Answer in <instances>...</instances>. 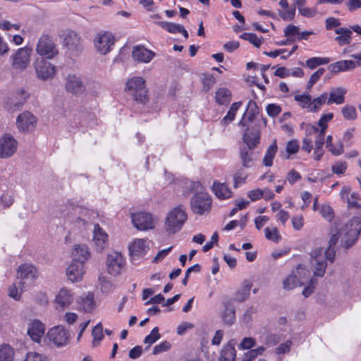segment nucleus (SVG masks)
Segmentation results:
<instances>
[{
	"label": "nucleus",
	"instance_id": "obj_1",
	"mask_svg": "<svg viewBox=\"0 0 361 361\" xmlns=\"http://www.w3.org/2000/svg\"><path fill=\"white\" fill-rule=\"evenodd\" d=\"M185 183L191 190L197 191L191 200L192 211L200 215L208 213L211 209L212 199L209 194L203 190L201 183L190 180H187Z\"/></svg>",
	"mask_w": 361,
	"mask_h": 361
},
{
	"label": "nucleus",
	"instance_id": "obj_2",
	"mask_svg": "<svg viewBox=\"0 0 361 361\" xmlns=\"http://www.w3.org/2000/svg\"><path fill=\"white\" fill-rule=\"evenodd\" d=\"M335 257L334 248L329 247L325 251L322 248L314 249L311 253V265L314 276L322 277L324 275L326 262H333Z\"/></svg>",
	"mask_w": 361,
	"mask_h": 361
},
{
	"label": "nucleus",
	"instance_id": "obj_3",
	"mask_svg": "<svg viewBox=\"0 0 361 361\" xmlns=\"http://www.w3.org/2000/svg\"><path fill=\"white\" fill-rule=\"evenodd\" d=\"M313 142L314 143L313 157L316 161H319L324 154L323 145L324 138H322L321 133H318L314 128L308 126L307 128V135L302 140V149L307 153H310L313 149Z\"/></svg>",
	"mask_w": 361,
	"mask_h": 361
},
{
	"label": "nucleus",
	"instance_id": "obj_4",
	"mask_svg": "<svg viewBox=\"0 0 361 361\" xmlns=\"http://www.w3.org/2000/svg\"><path fill=\"white\" fill-rule=\"evenodd\" d=\"M187 214L182 206L173 208L165 218L164 229L169 234H175L179 231L187 220Z\"/></svg>",
	"mask_w": 361,
	"mask_h": 361
},
{
	"label": "nucleus",
	"instance_id": "obj_5",
	"mask_svg": "<svg viewBox=\"0 0 361 361\" xmlns=\"http://www.w3.org/2000/svg\"><path fill=\"white\" fill-rule=\"evenodd\" d=\"M360 231L361 219L359 217H353L345 224V228L340 231L343 246L348 248L354 245L360 234Z\"/></svg>",
	"mask_w": 361,
	"mask_h": 361
},
{
	"label": "nucleus",
	"instance_id": "obj_6",
	"mask_svg": "<svg viewBox=\"0 0 361 361\" xmlns=\"http://www.w3.org/2000/svg\"><path fill=\"white\" fill-rule=\"evenodd\" d=\"M62 44L72 57L79 56L83 51V41L80 35L72 30H66L63 33Z\"/></svg>",
	"mask_w": 361,
	"mask_h": 361
},
{
	"label": "nucleus",
	"instance_id": "obj_7",
	"mask_svg": "<svg viewBox=\"0 0 361 361\" xmlns=\"http://www.w3.org/2000/svg\"><path fill=\"white\" fill-rule=\"evenodd\" d=\"M35 51L38 55L47 59H52L59 54V49L52 37L43 34L39 38Z\"/></svg>",
	"mask_w": 361,
	"mask_h": 361
},
{
	"label": "nucleus",
	"instance_id": "obj_8",
	"mask_svg": "<svg viewBox=\"0 0 361 361\" xmlns=\"http://www.w3.org/2000/svg\"><path fill=\"white\" fill-rule=\"evenodd\" d=\"M310 272L306 268L299 264L295 271L286 277L283 281L285 290H290L298 286H301L307 282Z\"/></svg>",
	"mask_w": 361,
	"mask_h": 361
},
{
	"label": "nucleus",
	"instance_id": "obj_9",
	"mask_svg": "<svg viewBox=\"0 0 361 361\" xmlns=\"http://www.w3.org/2000/svg\"><path fill=\"white\" fill-rule=\"evenodd\" d=\"M126 91L132 95L135 101L144 103L147 99L145 80L142 77H133L126 82Z\"/></svg>",
	"mask_w": 361,
	"mask_h": 361
},
{
	"label": "nucleus",
	"instance_id": "obj_10",
	"mask_svg": "<svg viewBox=\"0 0 361 361\" xmlns=\"http://www.w3.org/2000/svg\"><path fill=\"white\" fill-rule=\"evenodd\" d=\"M18 149V142L10 133L0 135V159H7L13 157Z\"/></svg>",
	"mask_w": 361,
	"mask_h": 361
},
{
	"label": "nucleus",
	"instance_id": "obj_11",
	"mask_svg": "<svg viewBox=\"0 0 361 361\" xmlns=\"http://www.w3.org/2000/svg\"><path fill=\"white\" fill-rule=\"evenodd\" d=\"M115 42L114 35L111 32L100 31L95 35L93 44L98 53L104 55L111 50Z\"/></svg>",
	"mask_w": 361,
	"mask_h": 361
},
{
	"label": "nucleus",
	"instance_id": "obj_12",
	"mask_svg": "<svg viewBox=\"0 0 361 361\" xmlns=\"http://www.w3.org/2000/svg\"><path fill=\"white\" fill-rule=\"evenodd\" d=\"M37 117L28 111H25L20 114L17 116L16 121L18 130L25 134L33 132L37 126Z\"/></svg>",
	"mask_w": 361,
	"mask_h": 361
},
{
	"label": "nucleus",
	"instance_id": "obj_13",
	"mask_svg": "<svg viewBox=\"0 0 361 361\" xmlns=\"http://www.w3.org/2000/svg\"><path fill=\"white\" fill-rule=\"evenodd\" d=\"M32 49L27 47L18 49L11 56L12 66L16 70L23 71L30 64Z\"/></svg>",
	"mask_w": 361,
	"mask_h": 361
},
{
	"label": "nucleus",
	"instance_id": "obj_14",
	"mask_svg": "<svg viewBox=\"0 0 361 361\" xmlns=\"http://www.w3.org/2000/svg\"><path fill=\"white\" fill-rule=\"evenodd\" d=\"M356 61L352 60H341L333 63L328 66V70L333 74H337L340 72L352 71L356 66H361V53L351 55Z\"/></svg>",
	"mask_w": 361,
	"mask_h": 361
},
{
	"label": "nucleus",
	"instance_id": "obj_15",
	"mask_svg": "<svg viewBox=\"0 0 361 361\" xmlns=\"http://www.w3.org/2000/svg\"><path fill=\"white\" fill-rule=\"evenodd\" d=\"M49 341L58 348L66 345L70 341L68 332L64 326L59 325L51 328L47 334Z\"/></svg>",
	"mask_w": 361,
	"mask_h": 361
},
{
	"label": "nucleus",
	"instance_id": "obj_16",
	"mask_svg": "<svg viewBox=\"0 0 361 361\" xmlns=\"http://www.w3.org/2000/svg\"><path fill=\"white\" fill-rule=\"evenodd\" d=\"M125 264V259L120 252H114L107 256L106 269L108 273L112 276L119 275L123 269Z\"/></svg>",
	"mask_w": 361,
	"mask_h": 361
},
{
	"label": "nucleus",
	"instance_id": "obj_17",
	"mask_svg": "<svg viewBox=\"0 0 361 361\" xmlns=\"http://www.w3.org/2000/svg\"><path fill=\"white\" fill-rule=\"evenodd\" d=\"M63 213L64 216L67 217L71 222L84 224L85 220L82 217L85 216L87 211L86 209L82 208L78 205H75L73 202H68L66 205Z\"/></svg>",
	"mask_w": 361,
	"mask_h": 361
},
{
	"label": "nucleus",
	"instance_id": "obj_18",
	"mask_svg": "<svg viewBox=\"0 0 361 361\" xmlns=\"http://www.w3.org/2000/svg\"><path fill=\"white\" fill-rule=\"evenodd\" d=\"M131 220L134 226L140 231H146L154 227V220L152 214L147 212L134 213L131 215Z\"/></svg>",
	"mask_w": 361,
	"mask_h": 361
},
{
	"label": "nucleus",
	"instance_id": "obj_19",
	"mask_svg": "<svg viewBox=\"0 0 361 361\" xmlns=\"http://www.w3.org/2000/svg\"><path fill=\"white\" fill-rule=\"evenodd\" d=\"M85 272V264L78 261H71L66 269L67 279L72 283L81 281Z\"/></svg>",
	"mask_w": 361,
	"mask_h": 361
},
{
	"label": "nucleus",
	"instance_id": "obj_20",
	"mask_svg": "<svg viewBox=\"0 0 361 361\" xmlns=\"http://www.w3.org/2000/svg\"><path fill=\"white\" fill-rule=\"evenodd\" d=\"M35 71L38 78L46 80L54 78L56 66L44 59H40L36 61Z\"/></svg>",
	"mask_w": 361,
	"mask_h": 361
},
{
	"label": "nucleus",
	"instance_id": "obj_21",
	"mask_svg": "<svg viewBox=\"0 0 361 361\" xmlns=\"http://www.w3.org/2000/svg\"><path fill=\"white\" fill-rule=\"evenodd\" d=\"M75 295L73 290L70 288L63 287L56 293L54 298V303L57 307L62 310L68 308L73 302Z\"/></svg>",
	"mask_w": 361,
	"mask_h": 361
},
{
	"label": "nucleus",
	"instance_id": "obj_22",
	"mask_svg": "<svg viewBox=\"0 0 361 361\" xmlns=\"http://www.w3.org/2000/svg\"><path fill=\"white\" fill-rule=\"evenodd\" d=\"M93 244L97 252H102L109 245V236L105 231L96 224L93 230Z\"/></svg>",
	"mask_w": 361,
	"mask_h": 361
},
{
	"label": "nucleus",
	"instance_id": "obj_23",
	"mask_svg": "<svg viewBox=\"0 0 361 361\" xmlns=\"http://www.w3.org/2000/svg\"><path fill=\"white\" fill-rule=\"evenodd\" d=\"M45 332V325L39 319H32L27 324V334L35 343H39Z\"/></svg>",
	"mask_w": 361,
	"mask_h": 361
},
{
	"label": "nucleus",
	"instance_id": "obj_24",
	"mask_svg": "<svg viewBox=\"0 0 361 361\" xmlns=\"http://www.w3.org/2000/svg\"><path fill=\"white\" fill-rule=\"evenodd\" d=\"M149 249V243L142 238L134 240L128 245L130 255L134 259L143 257Z\"/></svg>",
	"mask_w": 361,
	"mask_h": 361
},
{
	"label": "nucleus",
	"instance_id": "obj_25",
	"mask_svg": "<svg viewBox=\"0 0 361 361\" xmlns=\"http://www.w3.org/2000/svg\"><path fill=\"white\" fill-rule=\"evenodd\" d=\"M156 54L147 49L142 45H137L133 47L132 57L134 61L138 63H148L155 56Z\"/></svg>",
	"mask_w": 361,
	"mask_h": 361
},
{
	"label": "nucleus",
	"instance_id": "obj_26",
	"mask_svg": "<svg viewBox=\"0 0 361 361\" xmlns=\"http://www.w3.org/2000/svg\"><path fill=\"white\" fill-rule=\"evenodd\" d=\"M18 276L25 283H32L37 278L38 271L32 264H23L18 269Z\"/></svg>",
	"mask_w": 361,
	"mask_h": 361
},
{
	"label": "nucleus",
	"instance_id": "obj_27",
	"mask_svg": "<svg viewBox=\"0 0 361 361\" xmlns=\"http://www.w3.org/2000/svg\"><path fill=\"white\" fill-rule=\"evenodd\" d=\"M77 305L78 310L91 312L96 307L93 293L88 292L80 295L77 299Z\"/></svg>",
	"mask_w": 361,
	"mask_h": 361
},
{
	"label": "nucleus",
	"instance_id": "obj_28",
	"mask_svg": "<svg viewBox=\"0 0 361 361\" xmlns=\"http://www.w3.org/2000/svg\"><path fill=\"white\" fill-rule=\"evenodd\" d=\"M66 89L67 91L75 94L82 93L85 88L80 78L75 74H69L66 78Z\"/></svg>",
	"mask_w": 361,
	"mask_h": 361
},
{
	"label": "nucleus",
	"instance_id": "obj_29",
	"mask_svg": "<svg viewBox=\"0 0 361 361\" xmlns=\"http://www.w3.org/2000/svg\"><path fill=\"white\" fill-rule=\"evenodd\" d=\"M333 117H334L333 113H328L326 114H323L318 121V126L319 127V129L314 125H312L310 123H302V128L304 129V130L305 132V135H307V127L310 126V127L314 128L318 133H321L322 137L324 138V133H325L326 129L328 127L327 124L330 121L332 120Z\"/></svg>",
	"mask_w": 361,
	"mask_h": 361
},
{
	"label": "nucleus",
	"instance_id": "obj_30",
	"mask_svg": "<svg viewBox=\"0 0 361 361\" xmlns=\"http://www.w3.org/2000/svg\"><path fill=\"white\" fill-rule=\"evenodd\" d=\"M347 90L345 87H338L331 88L329 91V97L327 96V104H342L345 102V95Z\"/></svg>",
	"mask_w": 361,
	"mask_h": 361
},
{
	"label": "nucleus",
	"instance_id": "obj_31",
	"mask_svg": "<svg viewBox=\"0 0 361 361\" xmlns=\"http://www.w3.org/2000/svg\"><path fill=\"white\" fill-rule=\"evenodd\" d=\"M212 190L216 197L221 200L229 199L232 196L231 190L225 183L214 180L213 182Z\"/></svg>",
	"mask_w": 361,
	"mask_h": 361
},
{
	"label": "nucleus",
	"instance_id": "obj_32",
	"mask_svg": "<svg viewBox=\"0 0 361 361\" xmlns=\"http://www.w3.org/2000/svg\"><path fill=\"white\" fill-rule=\"evenodd\" d=\"M71 255L72 261H78L85 264L90 257L91 254L86 245H75Z\"/></svg>",
	"mask_w": 361,
	"mask_h": 361
},
{
	"label": "nucleus",
	"instance_id": "obj_33",
	"mask_svg": "<svg viewBox=\"0 0 361 361\" xmlns=\"http://www.w3.org/2000/svg\"><path fill=\"white\" fill-rule=\"evenodd\" d=\"M236 352L235 350V341L231 340L224 346L220 353V361H235Z\"/></svg>",
	"mask_w": 361,
	"mask_h": 361
},
{
	"label": "nucleus",
	"instance_id": "obj_34",
	"mask_svg": "<svg viewBox=\"0 0 361 361\" xmlns=\"http://www.w3.org/2000/svg\"><path fill=\"white\" fill-rule=\"evenodd\" d=\"M243 139L249 149H253L259 144L260 133L257 130L245 133Z\"/></svg>",
	"mask_w": 361,
	"mask_h": 361
},
{
	"label": "nucleus",
	"instance_id": "obj_35",
	"mask_svg": "<svg viewBox=\"0 0 361 361\" xmlns=\"http://www.w3.org/2000/svg\"><path fill=\"white\" fill-rule=\"evenodd\" d=\"M326 148L334 156H339L344 152L343 145L340 140L333 142V137L328 135L326 139Z\"/></svg>",
	"mask_w": 361,
	"mask_h": 361
},
{
	"label": "nucleus",
	"instance_id": "obj_36",
	"mask_svg": "<svg viewBox=\"0 0 361 361\" xmlns=\"http://www.w3.org/2000/svg\"><path fill=\"white\" fill-rule=\"evenodd\" d=\"M278 151V147L276 145V141L274 140L271 145L269 146L264 156L262 159V164L267 167H271L273 165L274 159L276 156V154Z\"/></svg>",
	"mask_w": 361,
	"mask_h": 361
},
{
	"label": "nucleus",
	"instance_id": "obj_37",
	"mask_svg": "<svg viewBox=\"0 0 361 361\" xmlns=\"http://www.w3.org/2000/svg\"><path fill=\"white\" fill-rule=\"evenodd\" d=\"M257 105L256 103L252 100L249 101L247 105V109L243 114L242 119L239 122V125L245 126L247 125V119L249 122L252 121L253 118L257 113Z\"/></svg>",
	"mask_w": 361,
	"mask_h": 361
},
{
	"label": "nucleus",
	"instance_id": "obj_38",
	"mask_svg": "<svg viewBox=\"0 0 361 361\" xmlns=\"http://www.w3.org/2000/svg\"><path fill=\"white\" fill-rule=\"evenodd\" d=\"M335 32L338 35V37H336L335 39L339 45L343 46L350 43L352 35V31L350 30L340 27L336 29Z\"/></svg>",
	"mask_w": 361,
	"mask_h": 361
},
{
	"label": "nucleus",
	"instance_id": "obj_39",
	"mask_svg": "<svg viewBox=\"0 0 361 361\" xmlns=\"http://www.w3.org/2000/svg\"><path fill=\"white\" fill-rule=\"evenodd\" d=\"M216 102L221 105H226L231 100V92L225 87H220L216 92Z\"/></svg>",
	"mask_w": 361,
	"mask_h": 361
},
{
	"label": "nucleus",
	"instance_id": "obj_40",
	"mask_svg": "<svg viewBox=\"0 0 361 361\" xmlns=\"http://www.w3.org/2000/svg\"><path fill=\"white\" fill-rule=\"evenodd\" d=\"M15 350L8 344L0 345V361H13Z\"/></svg>",
	"mask_w": 361,
	"mask_h": 361
},
{
	"label": "nucleus",
	"instance_id": "obj_41",
	"mask_svg": "<svg viewBox=\"0 0 361 361\" xmlns=\"http://www.w3.org/2000/svg\"><path fill=\"white\" fill-rule=\"evenodd\" d=\"M221 317L226 324L231 325L235 321V310L232 305L226 303L224 305V311L221 314Z\"/></svg>",
	"mask_w": 361,
	"mask_h": 361
},
{
	"label": "nucleus",
	"instance_id": "obj_42",
	"mask_svg": "<svg viewBox=\"0 0 361 361\" xmlns=\"http://www.w3.org/2000/svg\"><path fill=\"white\" fill-rule=\"evenodd\" d=\"M28 97V94L23 89L17 90L13 95V99L16 100V103H13V108L10 106V109L15 111L21 108L23 104L25 102Z\"/></svg>",
	"mask_w": 361,
	"mask_h": 361
},
{
	"label": "nucleus",
	"instance_id": "obj_43",
	"mask_svg": "<svg viewBox=\"0 0 361 361\" xmlns=\"http://www.w3.org/2000/svg\"><path fill=\"white\" fill-rule=\"evenodd\" d=\"M252 283L250 281H245L242 288L238 290L235 294V300L239 302L245 300L250 295Z\"/></svg>",
	"mask_w": 361,
	"mask_h": 361
},
{
	"label": "nucleus",
	"instance_id": "obj_44",
	"mask_svg": "<svg viewBox=\"0 0 361 361\" xmlns=\"http://www.w3.org/2000/svg\"><path fill=\"white\" fill-rule=\"evenodd\" d=\"M239 157L243 167L248 169L254 165L252 153L249 149L246 148L241 149Z\"/></svg>",
	"mask_w": 361,
	"mask_h": 361
},
{
	"label": "nucleus",
	"instance_id": "obj_45",
	"mask_svg": "<svg viewBox=\"0 0 361 361\" xmlns=\"http://www.w3.org/2000/svg\"><path fill=\"white\" fill-rule=\"evenodd\" d=\"M294 99L298 103L300 107L305 109L309 112H310L312 97L308 92H304L301 94H296L294 97Z\"/></svg>",
	"mask_w": 361,
	"mask_h": 361
},
{
	"label": "nucleus",
	"instance_id": "obj_46",
	"mask_svg": "<svg viewBox=\"0 0 361 361\" xmlns=\"http://www.w3.org/2000/svg\"><path fill=\"white\" fill-rule=\"evenodd\" d=\"M327 104V93L324 92L319 97L311 100L310 112L319 111L324 104Z\"/></svg>",
	"mask_w": 361,
	"mask_h": 361
},
{
	"label": "nucleus",
	"instance_id": "obj_47",
	"mask_svg": "<svg viewBox=\"0 0 361 361\" xmlns=\"http://www.w3.org/2000/svg\"><path fill=\"white\" fill-rule=\"evenodd\" d=\"M241 105H242V102H238L233 103L232 105L231 106L228 113L222 119L221 123L226 126L228 123L233 121L235 118L236 112L240 109Z\"/></svg>",
	"mask_w": 361,
	"mask_h": 361
},
{
	"label": "nucleus",
	"instance_id": "obj_48",
	"mask_svg": "<svg viewBox=\"0 0 361 361\" xmlns=\"http://www.w3.org/2000/svg\"><path fill=\"white\" fill-rule=\"evenodd\" d=\"M331 60L328 57H312L306 61V65L310 69H314L320 65L327 64Z\"/></svg>",
	"mask_w": 361,
	"mask_h": 361
},
{
	"label": "nucleus",
	"instance_id": "obj_49",
	"mask_svg": "<svg viewBox=\"0 0 361 361\" xmlns=\"http://www.w3.org/2000/svg\"><path fill=\"white\" fill-rule=\"evenodd\" d=\"M23 284L21 282L12 284L8 288V295L16 300H19L23 291Z\"/></svg>",
	"mask_w": 361,
	"mask_h": 361
},
{
	"label": "nucleus",
	"instance_id": "obj_50",
	"mask_svg": "<svg viewBox=\"0 0 361 361\" xmlns=\"http://www.w3.org/2000/svg\"><path fill=\"white\" fill-rule=\"evenodd\" d=\"M264 235L268 240L274 243H278L281 238L279 231L276 227L265 228Z\"/></svg>",
	"mask_w": 361,
	"mask_h": 361
},
{
	"label": "nucleus",
	"instance_id": "obj_51",
	"mask_svg": "<svg viewBox=\"0 0 361 361\" xmlns=\"http://www.w3.org/2000/svg\"><path fill=\"white\" fill-rule=\"evenodd\" d=\"M92 335L93 336L92 345L96 347L99 343L103 339V328L101 323H98L93 329Z\"/></svg>",
	"mask_w": 361,
	"mask_h": 361
},
{
	"label": "nucleus",
	"instance_id": "obj_52",
	"mask_svg": "<svg viewBox=\"0 0 361 361\" xmlns=\"http://www.w3.org/2000/svg\"><path fill=\"white\" fill-rule=\"evenodd\" d=\"M300 148L298 142L296 140H292L287 142L286 147V154L284 156V159H288L290 156L296 154Z\"/></svg>",
	"mask_w": 361,
	"mask_h": 361
},
{
	"label": "nucleus",
	"instance_id": "obj_53",
	"mask_svg": "<svg viewBox=\"0 0 361 361\" xmlns=\"http://www.w3.org/2000/svg\"><path fill=\"white\" fill-rule=\"evenodd\" d=\"M341 113L343 118L348 121H354L357 116L355 108L350 105H346L343 107Z\"/></svg>",
	"mask_w": 361,
	"mask_h": 361
},
{
	"label": "nucleus",
	"instance_id": "obj_54",
	"mask_svg": "<svg viewBox=\"0 0 361 361\" xmlns=\"http://www.w3.org/2000/svg\"><path fill=\"white\" fill-rule=\"evenodd\" d=\"M247 173L243 169H239L233 176L234 187L238 188L244 184L247 178Z\"/></svg>",
	"mask_w": 361,
	"mask_h": 361
},
{
	"label": "nucleus",
	"instance_id": "obj_55",
	"mask_svg": "<svg viewBox=\"0 0 361 361\" xmlns=\"http://www.w3.org/2000/svg\"><path fill=\"white\" fill-rule=\"evenodd\" d=\"M240 37L248 41L256 47H259L262 44V38L258 37L255 34L253 33H243L240 35Z\"/></svg>",
	"mask_w": 361,
	"mask_h": 361
},
{
	"label": "nucleus",
	"instance_id": "obj_56",
	"mask_svg": "<svg viewBox=\"0 0 361 361\" xmlns=\"http://www.w3.org/2000/svg\"><path fill=\"white\" fill-rule=\"evenodd\" d=\"M99 281L100 289L103 293H109L114 290V284L109 281L106 277L103 276H100L99 278Z\"/></svg>",
	"mask_w": 361,
	"mask_h": 361
},
{
	"label": "nucleus",
	"instance_id": "obj_57",
	"mask_svg": "<svg viewBox=\"0 0 361 361\" xmlns=\"http://www.w3.org/2000/svg\"><path fill=\"white\" fill-rule=\"evenodd\" d=\"M161 27L166 30L170 33H178L180 28V25L173 23H169V22H158L157 23Z\"/></svg>",
	"mask_w": 361,
	"mask_h": 361
},
{
	"label": "nucleus",
	"instance_id": "obj_58",
	"mask_svg": "<svg viewBox=\"0 0 361 361\" xmlns=\"http://www.w3.org/2000/svg\"><path fill=\"white\" fill-rule=\"evenodd\" d=\"M160 337L161 336L159 332V328L154 327L151 331L150 334L145 338L144 343L148 344V347H149L157 341H158L160 338Z\"/></svg>",
	"mask_w": 361,
	"mask_h": 361
},
{
	"label": "nucleus",
	"instance_id": "obj_59",
	"mask_svg": "<svg viewBox=\"0 0 361 361\" xmlns=\"http://www.w3.org/2000/svg\"><path fill=\"white\" fill-rule=\"evenodd\" d=\"M23 361H49V359L44 354L36 352H29L26 354V356Z\"/></svg>",
	"mask_w": 361,
	"mask_h": 361
},
{
	"label": "nucleus",
	"instance_id": "obj_60",
	"mask_svg": "<svg viewBox=\"0 0 361 361\" xmlns=\"http://www.w3.org/2000/svg\"><path fill=\"white\" fill-rule=\"evenodd\" d=\"M325 69L324 68H319L315 71L310 78L307 84V89L310 90L312 87L320 79L322 75L324 73Z\"/></svg>",
	"mask_w": 361,
	"mask_h": 361
},
{
	"label": "nucleus",
	"instance_id": "obj_61",
	"mask_svg": "<svg viewBox=\"0 0 361 361\" xmlns=\"http://www.w3.org/2000/svg\"><path fill=\"white\" fill-rule=\"evenodd\" d=\"M347 169V164L345 161H338L334 164L331 166V171L337 175L343 174Z\"/></svg>",
	"mask_w": 361,
	"mask_h": 361
},
{
	"label": "nucleus",
	"instance_id": "obj_62",
	"mask_svg": "<svg viewBox=\"0 0 361 361\" xmlns=\"http://www.w3.org/2000/svg\"><path fill=\"white\" fill-rule=\"evenodd\" d=\"M14 202L13 196L11 193L4 192L0 197V203L4 208L9 207Z\"/></svg>",
	"mask_w": 361,
	"mask_h": 361
},
{
	"label": "nucleus",
	"instance_id": "obj_63",
	"mask_svg": "<svg viewBox=\"0 0 361 361\" xmlns=\"http://www.w3.org/2000/svg\"><path fill=\"white\" fill-rule=\"evenodd\" d=\"M202 79L204 89L207 91H208L216 82L214 77L211 74H203Z\"/></svg>",
	"mask_w": 361,
	"mask_h": 361
},
{
	"label": "nucleus",
	"instance_id": "obj_64",
	"mask_svg": "<svg viewBox=\"0 0 361 361\" xmlns=\"http://www.w3.org/2000/svg\"><path fill=\"white\" fill-rule=\"evenodd\" d=\"M319 212L324 219L329 221H331L334 217V210L329 205H322Z\"/></svg>",
	"mask_w": 361,
	"mask_h": 361
}]
</instances>
